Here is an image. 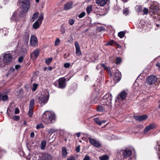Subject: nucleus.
Instances as JSON below:
<instances>
[{"instance_id":"29","label":"nucleus","mask_w":160,"mask_h":160,"mask_svg":"<svg viewBox=\"0 0 160 160\" xmlns=\"http://www.w3.org/2000/svg\"><path fill=\"white\" fill-rule=\"evenodd\" d=\"M46 142L45 140H43L41 142V149H44L46 146Z\"/></svg>"},{"instance_id":"27","label":"nucleus","mask_w":160,"mask_h":160,"mask_svg":"<svg viewBox=\"0 0 160 160\" xmlns=\"http://www.w3.org/2000/svg\"><path fill=\"white\" fill-rule=\"evenodd\" d=\"M62 154L63 157H66L67 155V152L65 147H64L62 148Z\"/></svg>"},{"instance_id":"14","label":"nucleus","mask_w":160,"mask_h":160,"mask_svg":"<svg viewBox=\"0 0 160 160\" xmlns=\"http://www.w3.org/2000/svg\"><path fill=\"white\" fill-rule=\"evenodd\" d=\"M37 42L38 40L36 37L34 35L31 36L30 39L31 45L33 47L35 46L37 44Z\"/></svg>"},{"instance_id":"62","label":"nucleus","mask_w":160,"mask_h":160,"mask_svg":"<svg viewBox=\"0 0 160 160\" xmlns=\"http://www.w3.org/2000/svg\"><path fill=\"white\" fill-rule=\"evenodd\" d=\"M3 152H5V151L2 149L1 148H0V154L1 153Z\"/></svg>"},{"instance_id":"50","label":"nucleus","mask_w":160,"mask_h":160,"mask_svg":"<svg viewBox=\"0 0 160 160\" xmlns=\"http://www.w3.org/2000/svg\"><path fill=\"white\" fill-rule=\"evenodd\" d=\"M12 118L15 120L18 121L20 119L19 116H14Z\"/></svg>"},{"instance_id":"24","label":"nucleus","mask_w":160,"mask_h":160,"mask_svg":"<svg viewBox=\"0 0 160 160\" xmlns=\"http://www.w3.org/2000/svg\"><path fill=\"white\" fill-rule=\"evenodd\" d=\"M41 24V23H40L37 20L33 24V27L35 29H37Z\"/></svg>"},{"instance_id":"36","label":"nucleus","mask_w":160,"mask_h":160,"mask_svg":"<svg viewBox=\"0 0 160 160\" xmlns=\"http://www.w3.org/2000/svg\"><path fill=\"white\" fill-rule=\"evenodd\" d=\"M8 99V97L7 95H2V94L1 100H2L3 101L7 100Z\"/></svg>"},{"instance_id":"45","label":"nucleus","mask_w":160,"mask_h":160,"mask_svg":"<svg viewBox=\"0 0 160 160\" xmlns=\"http://www.w3.org/2000/svg\"><path fill=\"white\" fill-rule=\"evenodd\" d=\"M71 65L70 63L69 62L65 63L64 64V67L66 68H69Z\"/></svg>"},{"instance_id":"11","label":"nucleus","mask_w":160,"mask_h":160,"mask_svg":"<svg viewBox=\"0 0 160 160\" xmlns=\"http://www.w3.org/2000/svg\"><path fill=\"white\" fill-rule=\"evenodd\" d=\"M88 140L90 143L95 147L99 148L101 146V144L99 141L90 138H88Z\"/></svg>"},{"instance_id":"38","label":"nucleus","mask_w":160,"mask_h":160,"mask_svg":"<svg viewBox=\"0 0 160 160\" xmlns=\"http://www.w3.org/2000/svg\"><path fill=\"white\" fill-rule=\"evenodd\" d=\"M100 160H107L108 159V155H104L99 158Z\"/></svg>"},{"instance_id":"51","label":"nucleus","mask_w":160,"mask_h":160,"mask_svg":"<svg viewBox=\"0 0 160 160\" xmlns=\"http://www.w3.org/2000/svg\"><path fill=\"white\" fill-rule=\"evenodd\" d=\"M15 70L14 68H11L8 71L9 73H11L13 72Z\"/></svg>"},{"instance_id":"30","label":"nucleus","mask_w":160,"mask_h":160,"mask_svg":"<svg viewBox=\"0 0 160 160\" xmlns=\"http://www.w3.org/2000/svg\"><path fill=\"white\" fill-rule=\"evenodd\" d=\"M39 13L37 12H35L33 15L31 19L32 22H33L38 17Z\"/></svg>"},{"instance_id":"46","label":"nucleus","mask_w":160,"mask_h":160,"mask_svg":"<svg viewBox=\"0 0 160 160\" xmlns=\"http://www.w3.org/2000/svg\"><path fill=\"white\" fill-rule=\"evenodd\" d=\"M86 13L84 12H82L79 15V18H82L85 16Z\"/></svg>"},{"instance_id":"5","label":"nucleus","mask_w":160,"mask_h":160,"mask_svg":"<svg viewBox=\"0 0 160 160\" xmlns=\"http://www.w3.org/2000/svg\"><path fill=\"white\" fill-rule=\"evenodd\" d=\"M49 98V97L44 94L40 95L38 98V102L40 103L41 106H43L46 104Z\"/></svg>"},{"instance_id":"33","label":"nucleus","mask_w":160,"mask_h":160,"mask_svg":"<svg viewBox=\"0 0 160 160\" xmlns=\"http://www.w3.org/2000/svg\"><path fill=\"white\" fill-rule=\"evenodd\" d=\"M94 121L95 122L99 125H101V121L99 120L98 118H94L93 119Z\"/></svg>"},{"instance_id":"19","label":"nucleus","mask_w":160,"mask_h":160,"mask_svg":"<svg viewBox=\"0 0 160 160\" xmlns=\"http://www.w3.org/2000/svg\"><path fill=\"white\" fill-rule=\"evenodd\" d=\"M96 4L101 6H104L107 3L108 0H95Z\"/></svg>"},{"instance_id":"2","label":"nucleus","mask_w":160,"mask_h":160,"mask_svg":"<svg viewBox=\"0 0 160 160\" xmlns=\"http://www.w3.org/2000/svg\"><path fill=\"white\" fill-rule=\"evenodd\" d=\"M42 120L46 124L53 123L56 120L55 115L52 112L46 111L42 114Z\"/></svg>"},{"instance_id":"57","label":"nucleus","mask_w":160,"mask_h":160,"mask_svg":"<svg viewBox=\"0 0 160 160\" xmlns=\"http://www.w3.org/2000/svg\"><path fill=\"white\" fill-rule=\"evenodd\" d=\"M61 33L62 34L64 33L65 32V29L64 28H62L61 29Z\"/></svg>"},{"instance_id":"8","label":"nucleus","mask_w":160,"mask_h":160,"mask_svg":"<svg viewBox=\"0 0 160 160\" xmlns=\"http://www.w3.org/2000/svg\"><path fill=\"white\" fill-rule=\"evenodd\" d=\"M66 81V79L64 78L59 79L58 80V87L61 89L64 88L67 85Z\"/></svg>"},{"instance_id":"37","label":"nucleus","mask_w":160,"mask_h":160,"mask_svg":"<svg viewBox=\"0 0 160 160\" xmlns=\"http://www.w3.org/2000/svg\"><path fill=\"white\" fill-rule=\"evenodd\" d=\"M52 58H50L45 60V62L47 65H49L52 61Z\"/></svg>"},{"instance_id":"56","label":"nucleus","mask_w":160,"mask_h":160,"mask_svg":"<svg viewBox=\"0 0 160 160\" xmlns=\"http://www.w3.org/2000/svg\"><path fill=\"white\" fill-rule=\"evenodd\" d=\"M76 150L77 152H79L80 150V146L77 147L76 148Z\"/></svg>"},{"instance_id":"22","label":"nucleus","mask_w":160,"mask_h":160,"mask_svg":"<svg viewBox=\"0 0 160 160\" xmlns=\"http://www.w3.org/2000/svg\"><path fill=\"white\" fill-rule=\"evenodd\" d=\"M39 158V156L38 154H35L31 156L29 160H38Z\"/></svg>"},{"instance_id":"25","label":"nucleus","mask_w":160,"mask_h":160,"mask_svg":"<svg viewBox=\"0 0 160 160\" xmlns=\"http://www.w3.org/2000/svg\"><path fill=\"white\" fill-rule=\"evenodd\" d=\"M135 9L138 13H139L142 11V7L141 5H137L135 7Z\"/></svg>"},{"instance_id":"41","label":"nucleus","mask_w":160,"mask_h":160,"mask_svg":"<svg viewBox=\"0 0 160 160\" xmlns=\"http://www.w3.org/2000/svg\"><path fill=\"white\" fill-rule=\"evenodd\" d=\"M44 128V126L43 125L42 123H40L39 124H38L36 127V128L37 129H39L40 128Z\"/></svg>"},{"instance_id":"58","label":"nucleus","mask_w":160,"mask_h":160,"mask_svg":"<svg viewBox=\"0 0 160 160\" xmlns=\"http://www.w3.org/2000/svg\"><path fill=\"white\" fill-rule=\"evenodd\" d=\"M101 68V65L100 64H98L96 67V69L98 70L99 69Z\"/></svg>"},{"instance_id":"31","label":"nucleus","mask_w":160,"mask_h":160,"mask_svg":"<svg viewBox=\"0 0 160 160\" xmlns=\"http://www.w3.org/2000/svg\"><path fill=\"white\" fill-rule=\"evenodd\" d=\"M125 34V31H121L118 33V35L120 38H122L124 37Z\"/></svg>"},{"instance_id":"4","label":"nucleus","mask_w":160,"mask_h":160,"mask_svg":"<svg viewBox=\"0 0 160 160\" xmlns=\"http://www.w3.org/2000/svg\"><path fill=\"white\" fill-rule=\"evenodd\" d=\"M2 60L4 64L3 63V62H1V60L0 61V67H4V65H9L12 62V55L9 53H5L3 55Z\"/></svg>"},{"instance_id":"23","label":"nucleus","mask_w":160,"mask_h":160,"mask_svg":"<svg viewBox=\"0 0 160 160\" xmlns=\"http://www.w3.org/2000/svg\"><path fill=\"white\" fill-rule=\"evenodd\" d=\"M105 107L106 106H105V107H104L103 106L99 105L98 107L97 108V111L100 112H102L105 111V110H107L106 109V108Z\"/></svg>"},{"instance_id":"15","label":"nucleus","mask_w":160,"mask_h":160,"mask_svg":"<svg viewBox=\"0 0 160 160\" xmlns=\"http://www.w3.org/2000/svg\"><path fill=\"white\" fill-rule=\"evenodd\" d=\"M73 2L69 1L67 2L64 5L63 9L64 10H67L72 8Z\"/></svg>"},{"instance_id":"13","label":"nucleus","mask_w":160,"mask_h":160,"mask_svg":"<svg viewBox=\"0 0 160 160\" xmlns=\"http://www.w3.org/2000/svg\"><path fill=\"white\" fill-rule=\"evenodd\" d=\"M51 155L48 153H43L42 154V156L40 160H51Z\"/></svg>"},{"instance_id":"44","label":"nucleus","mask_w":160,"mask_h":160,"mask_svg":"<svg viewBox=\"0 0 160 160\" xmlns=\"http://www.w3.org/2000/svg\"><path fill=\"white\" fill-rule=\"evenodd\" d=\"M60 43V41L59 39L58 38H57L56 39L55 41L54 45L55 46H57L59 45Z\"/></svg>"},{"instance_id":"52","label":"nucleus","mask_w":160,"mask_h":160,"mask_svg":"<svg viewBox=\"0 0 160 160\" xmlns=\"http://www.w3.org/2000/svg\"><path fill=\"white\" fill-rule=\"evenodd\" d=\"M23 58L22 56L18 58V61L19 62H21L22 61Z\"/></svg>"},{"instance_id":"7","label":"nucleus","mask_w":160,"mask_h":160,"mask_svg":"<svg viewBox=\"0 0 160 160\" xmlns=\"http://www.w3.org/2000/svg\"><path fill=\"white\" fill-rule=\"evenodd\" d=\"M128 95V92L123 90L121 92L117 97L118 100L119 102L126 99Z\"/></svg>"},{"instance_id":"1","label":"nucleus","mask_w":160,"mask_h":160,"mask_svg":"<svg viewBox=\"0 0 160 160\" xmlns=\"http://www.w3.org/2000/svg\"><path fill=\"white\" fill-rule=\"evenodd\" d=\"M20 10L18 9L13 13L10 18L11 22H17L20 18L24 17L30 8V3L28 0H22Z\"/></svg>"},{"instance_id":"39","label":"nucleus","mask_w":160,"mask_h":160,"mask_svg":"<svg viewBox=\"0 0 160 160\" xmlns=\"http://www.w3.org/2000/svg\"><path fill=\"white\" fill-rule=\"evenodd\" d=\"M33 113V109L29 108V110L28 112V115L29 117H31Z\"/></svg>"},{"instance_id":"53","label":"nucleus","mask_w":160,"mask_h":160,"mask_svg":"<svg viewBox=\"0 0 160 160\" xmlns=\"http://www.w3.org/2000/svg\"><path fill=\"white\" fill-rule=\"evenodd\" d=\"M19 112V110L18 109L16 108H15V111H14V113L15 114H17Z\"/></svg>"},{"instance_id":"21","label":"nucleus","mask_w":160,"mask_h":160,"mask_svg":"<svg viewBox=\"0 0 160 160\" xmlns=\"http://www.w3.org/2000/svg\"><path fill=\"white\" fill-rule=\"evenodd\" d=\"M23 37L24 42L27 43L29 41V36L28 33L27 32L25 33Z\"/></svg>"},{"instance_id":"28","label":"nucleus","mask_w":160,"mask_h":160,"mask_svg":"<svg viewBox=\"0 0 160 160\" xmlns=\"http://www.w3.org/2000/svg\"><path fill=\"white\" fill-rule=\"evenodd\" d=\"M106 45H108L112 46L113 45H118V44L117 42L114 41L113 40H111L106 43Z\"/></svg>"},{"instance_id":"61","label":"nucleus","mask_w":160,"mask_h":160,"mask_svg":"<svg viewBox=\"0 0 160 160\" xmlns=\"http://www.w3.org/2000/svg\"><path fill=\"white\" fill-rule=\"evenodd\" d=\"M80 132H78L76 133V136L77 137H79L80 136Z\"/></svg>"},{"instance_id":"54","label":"nucleus","mask_w":160,"mask_h":160,"mask_svg":"<svg viewBox=\"0 0 160 160\" xmlns=\"http://www.w3.org/2000/svg\"><path fill=\"white\" fill-rule=\"evenodd\" d=\"M90 157L88 156H85L83 160H90Z\"/></svg>"},{"instance_id":"12","label":"nucleus","mask_w":160,"mask_h":160,"mask_svg":"<svg viewBox=\"0 0 160 160\" xmlns=\"http://www.w3.org/2000/svg\"><path fill=\"white\" fill-rule=\"evenodd\" d=\"M156 127V124L155 123H152L149 124L148 126H147L144 129V133L147 134L148 133L151 129H152Z\"/></svg>"},{"instance_id":"35","label":"nucleus","mask_w":160,"mask_h":160,"mask_svg":"<svg viewBox=\"0 0 160 160\" xmlns=\"http://www.w3.org/2000/svg\"><path fill=\"white\" fill-rule=\"evenodd\" d=\"M57 130L56 129L52 128L48 129L47 132L48 133L51 134L55 132Z\"/></svg>"},{"instance_id":"40","label":"nucleus","mask_w":160,"mask_h":160,"mask_svg":"<svg viewBox=\"0 0 160 160\" xmlns=\"http://www.w3.org/2000/svg\"><path fill=\"white\" fill-rule=\"evenodd\" d=\"M43 18V14H41L39 17V18L37 20L39 21L40 23H42V21Z\"/></svg>"},{"instance_id":"32","label":"nucleus","mask_w":160,"mask_h":160,"mask_svg":"<svg viewBox=\"0 0 160 160\" xmlns=\"http://www.w3.org/2000/svg\"><path fill=\"white\" fill-rule=\"evenodd\" d=\"M92 7L91 5H90L88 6L86 9V12L88 14H89L91 11H92Z\"/></svg>"},{"instance_id":"26","label":"nucleus","mask_w":160,"mask_h":160,"mask_svg":"<svg viewBox=\"0 0 160 160\" xmlns=\"http://www.w3.org/2000/svg\"><path fill=\"white\" fill-rule=\"evenodd\" d=\"M34 104V100L33 99H32L30 101L29 105V108H30V109H33Z\"/></svg>"},{"instance_id":"48","label":"nucleus","mask_w":160,"mask_h":160,"mask_svg":"<svg viewBox=\"0 0 160 160\" xmlns=\"http://www.w3.org/2000/svg\"><path fill=\"white\" fill-rule=\"evenodd\" d=\"M74 23V21L73 19H70L68 21V23L71 25H73Z\"/></svg>"},{"instance_id":"10","label":"nucleus","mask_w":160,"mask_h":160,"mask_svg":"<svg viewBox=\"0 0 160 160\" xmlns=\"http://www.w3.org/2000/svg\"><path fill=\"white\" fill-rule=\"evenodd\" d=\"M157 81V78L155 76L153 75H151L148 77L146 80L147 83L149 85L154 84Z\"/></svg>"},{"instance_id":"18","label":"nucleus","mask_w":160,"mask_h":160,"mask_svg":"<svg viewBox=\"0 0 160 160\" xmlns=\"http://www.w3.org/2000/svg\"><path fill=\"white\" fill-rule=\"evenodd\" d=\"M39 53V51L37 49L34 51L31 54V57L33 59H36L38 57Z\"/></svg>"},{"instance_id":"49","label":"nucleus","mask_w":160,"mask_h":160,"mask_svg":"<svg viewBox=\"0 0 160 160\" xmlns=\"http://www.w3.org/2000/svg\"><path fill=\"white\" fill-rule=\"evenodd\" d=\"M143 14H147L148 13V10L146 8H144L143 10Z\"/></svg>"},{"instance_id":"42","label":"nucleus","mask_w":160,"mask_h":160,"mask_svg":"<svg viewBox=\"0 0 160 160\" xmlns=\"http://www.w3.org/2000/svg\"><path fill=\"white\" fill-rule=\"evenodd\" d=\"M121 59L119 57H118L116 58L115 63L116 64H119L121 62Z\"/></svg>"},{"instance_id":"55","label":"nucleus","mask_w":160,"mask_h":160,"mask_svg":"<svg viewBox=\"0 0 160 160\" xmlns=\"http://www.w3.org/2000/svg\"><path fill=\"white\" fill-rule=\"evenodd\" d=\"M21 67V65H16L15 66V69L16 70L18 69Z\"/></svg>"},{"instance_id":"20","label":"nucleus","mask_w":160,"mask_h":160,"mask_svg":"<svg viewBox=\"0 0 160 160\" xmlns=\"http://www.w3.org/2000/svg\"><path fill=\"white\" fill-rule=\"evenodd\" d=\"M101 65V67H102L105 70H106L108 73V74L110 75V76H112V73L111 72V71L110 70V68H108L107 67H106L104 64L103 63H101V64H100Z\"/></svg>"},{"instance_id":"9","label":"nucleus","mask_w":160,"mask_h":160,"mask_svg":"<svg viewBox=\"0 0 160 160\" xmlns=\"http://www.w3.org/2000/svg\"><path fill=\"white\" fill-rule=\"evenodd\" d=\"M113 79L116 82H119L121 78V73L117 69H115L113 72Z\"/></svg>"},{"instance_id":"3","label":"nucleus","mask_w":160,"mask_h":160,"mask_svg":"<svg viewBox=\"0 0 160 160\" xmlns=\"http://www.w3.org/2000/svg\"><path fill=\"white\" fill-rule=\"evenodd\" d=\"M112 98V96L111 94L108 93L103 96L100 100L101 104L106 106V109L107 110H109L111 108Z\"/></svg>"},{"instance_id":"63","label":"nucleus","mask_w":160,"mask_h":160,"mask_svg":"<svg viewBox=\"0 0 160 160\" xmlns=\"http://www.w3.org/2000/svg\"><path fill=\"white\" fill-rule=\"evenodd\" d=\"M88 30V29H85L84 30L82 31V32L83 33H85L86 32H87Z\"/></svg>"},{"instance_id":"59","label":"nucleus","mask_w":160,"mask_h":160,"mask_svg":"<svg viewBox=\"0 0 160 160\" xmlns=\"http://www.w3.org/2000/svg\"><path fill=\"white\" fill-rule=\"evenodd\" d=\"M67 160H75V158L72 157H71L68 159Z\"/></svg>"},{"instance_id":"60","label":"nucleus","mask_w":160,"mask_h":160,"mask_svg":"<svg viewBox=\"0 0 160 160\" xmlns=\"http://www.w3.org/2000/svg\"><path fill=\"white\" fill-rule=\"evenodd\" d=\"M34 132H31V134H30V137L32 138H34Z\"/></svg>"},{"instance_id":"34","label":"nucleus","mask_w":160,"mask_h":160,"mask_svg":"<svg viewBox=\"0 0 160 160\" xmlns=\"http://www.w3.org/2000/svg\"><path fill=\"white\" fill-rule=\"evenodd\" d=\"M129 13V10L128 8H124L123 10V14L125 16L127 15Z\"/></svg>"},{"instance_id":"16","label":"nucleus","mask_w":160,"mask_h":160,"mask_svg":"<svg viewBox=\"0 0 160 160\" xmlns=\"http://www.w3.org/2000/svg\"><path fill=\"white\" fill-rule=\"evenodd\" d=\"M134 117L136 120L141 121L146 119L148 118V117L146 115H144L140 116H134Z\"/></svg>"},{"instance_id":"6","label":"nucleus","mask_w":160,"mask_h":160,"mask_svg":"<svg viewBox=\"0 0 160 160\" xmlns=\"http://www.w3.org/2000/svg\"><path fill=\"white\" fill-rule=\"evenodd\" d=\"M122 154L124 158L123 160H131L130 157L132 154V151L129 149L124 150L122 151Z\"/></svg>"},{"instance_id":"47","label":"nucleus","mask_w":160,"mask_h":160,"mask_svg":"<svg viewBox=\"0 0 160 160\" xmlns=\"http://www.w3.org/2000/svg\"><path fill=\"white\" fill-rule=\"evenodd\" d=\"M105 29V28L102 26L99 27L98 28V30L99 32H101L102 31L104 30Z\"/></svg>"},{"instance_id":"43","label":"nucleus","mask_w":160,"mask_h":160,"mask_svg":"<svg viewBox=\"0 0 160 160\" xmlns=\"http://www.w3.org/2000/svg\"><path fill=\"white\" fill-rule=\"evenodd\" d=\"M38 84L36 83H34L33 84V86L32 88V90L33 91H35L38 87Z\"/></svg>"},{"instance_id":"64","label":"nucleus","mask_w":160,"mask_h":160,"mask_svg":"<svg viewBox=\"0 0 160 160\" xmlns=\"http://www.w3.org/2000/svg\"><path fill=\"white\" fill-rule=\"evenodd\" d=\"M106 122V121L105 120H103L102 121H101V125L102 123H105Z\"/></svg>"},{"instance_id":"17","label":"nucleus","mask_w":160,"mask_h":160,"mask_svg":"<svg viewBox=\"0 0 160 160\" xmlns=\"http://www.w3.org/2000/svg\"><path fill=\"white\" fill-rule=\"evenodd\" d=\"M75 46L76 48V54L77 56H79L81 54V52L80 50L79 44L77 42H75Z\"/></svg>"}]
</instances>
